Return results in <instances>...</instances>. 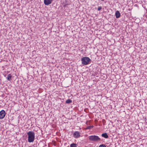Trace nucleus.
Returning <instances> with one entry per match:
<instances>
[{
    "label": "nucleus",
    "mask_w": 147,
    "mask_h": 147,
    "mask_svg": "<svg viewBox=\"0 0 147 147\" xmlns=\"http://www.w3.org/2000/svg\"><path fill=\"white\" fill-rule=\"evenodd\" d=\"M28 135V141L29 142H33L35 138V134L33 131H29L27 133Z\"/></svg>",
    "instance_id": "f257e3e1"
},
{
    "label": "nucleus",
    "mask_w": 147,
    "mask_h": 147,
    "mask_svg": "<svg viewBox=\"0 0 147 147\" xmlns=\"http://www.w3.org/2000/svg\"><path fill=\"white\" fill-rule=\"evenodd\" d=\"M82 64L84 65H87L89 63L91 60L88 57H84L82 58Z\"/></svg>",
    "instance_id": "f03ea898"
},
{
    "label": "nucleus",
    "mask_w": 147,
    "mask_h": 147,
    "mask_svg": "<svg viewBox=\"0 0 147 147\" xmlns=\"http://www.w3.org/2000/svg\"><path fill=\"white\" fill-rule=\"evenodd\" d=\"M89 140L92 141H99L100 140V138L96 136H91L88 137Z\"/></svg>",
    "instance_id": "7ed1b4c3"
},
{
    "label": "nucleus",
    "mask_w": 147,
    "mask_h": 147,
    "mask_svg": "<svg viewBox=\"0 0 147 147\" xmlns=\"http://www.w3.org/2000/svg\"><path fill=\"white\" fill-rule=\"evenodd\" d=\"M5 115V113L4 110H2L0 111V119H2L4 118Z\"/></svg>",
    "instance_id": "20e7f679"
},
{
    "label": "nucleus",
    "mask_w": 147,
    "mask_h": 147,
    "mask_svg": "<svg viewBox=\"0 0 147 147\" xmlns=\"http://www.w3.org/2000/svg\"><path fill=\"white\" fill-rule=\"evenodd\" d=\"M80 133L78 131H76L73 134V136L75 138H78L80 137Z\"/></svg>",
    "instance_id": "39448f33"
},
{
    "label": "nucleus",
    "mask_w": 147,
    "mask_h": 147,
    "mask_svg": "<svg viewBox=\"0 0 147 147\" xmlns=\"http://www.w3.org/2000/svg\"><path fill=\"white\" fill-rule=\"evenodd\" d=\"M53 0H44V3L45 5H48L51 4Z\"/></svg>",
    "instance_id": "423d86ee"
},
{
    "label": "nucleus",
    "mask_w": 147,
    "mask_h": 147,
    "mask_svg": "<svg viewBox=\"0 0 147 147\" xmlns=\"http://www.w3.org/2000/svg\"><path fill=\"white\" fill-rule=\"evenodd\" d=\"M115 15L117 18H119L120 16V12L119 11H117L115 13Z\"/></svg>",
    "instance_id": "0eeeda50"
},
{
    "label": "nucleus",
    "mask_w": 147,
    "mask_h": 147,
    "mask_svg": "<svg viewBox=\"0 0 147 147\" xmlns=\"http://www.w3.org/2000/svg\"><path fill=\"white\" fill-rule=\"evenodd\" d=\"M101 136L102 137L105 138H107L109 137L107 135L106 133L102 134Z\"/></svg>",
    "instance_id": "6e6552de"
},
{
    "label": "nucleus",
    "mask_w": 147,
    "mask_h": 147,
    "mask_svg": "<svg viewBox=\"0 0 147 147\" xmlns=\"http://www.w3.org/2000/svg\"><path fill=\"white\" fill-rule=\"evenodd\" d=\"M12 77V76L11 75V74H9L7 76V80L9 81H10L11 80V78Z\"/></svg>",
    "instance_id": "1a4fd4ad"
},
{
    "label": "nucleus",
    "mask_w": 147,
    "mask_h": 147,
    "mask_svg": "<svg viewBox=\"0 0 147 147\" xmlns=\"http://www.w3.org/2000/svg\"><path fill=\"white\" fill-rule=\"evenodd\" d=\"M77 144L74 143L71 144L70 145V147H77Z\"/></svg>",
    "instance_id": "9d476101"
},
{
    "label": "nucleus",
    "mask_w": 147,
    "mask_h": 147,
    "mask_svg": "<svg viewBox=\"0 0 147 147\" xmlns=\"http://www.w3.org/2000/svg\"><path fill=\"white\" fill-rule=\"evenodd\" d=\"M72 101L70 99H68L66 101V103L69 104L70 103H71L72 102Z\"/></svg>",
    "instance_id": "9b49d317"
},
{
    "label": "nucleus",
    "mask_w": 147,
    "mask_h": 147,
    "mask_svg": "<svg viewBox=\"0 0 147 147\" xmlns=\"http://www.w3.org/2000/svg\"><path fill=\"white\" fill-rule=\"evenodd\" d=\"M99 147H106V146L105 144H102L100 145Z\"/></svg>",
    "instance_id": "f8f14e48"
},
{
    "label": "nucleus",
    "mask_w": 147,
    "mask_h": 147,
    "mask_svg": "<svg viewBox=\"0 0 147 147\" xmlns=\"http://www.w3.org/2000/svg\"><path fill=\"white\" fill-rule=\"evenodd\" d=\"M93 127V126H88L87 127V129H90L92 128Z\"/></svg>",
    "instance_id": "ddd939ff"
},
{
    "label": "nucleus",
    "mask_w": 147,
    "mask_h": 147,
    "mask_svg": "<svg viewBox=\"0 0 147 147\" xmlns=\"http://www.w3.org/2000/svg\"><path fill=\"white\" fill-rule=\"evenodd\" d=\"M102 9V7H101V6H99V7H98V11H100V10Z\"/></svg>",
    "instance_id": "4468645a"
}]
</instances>
